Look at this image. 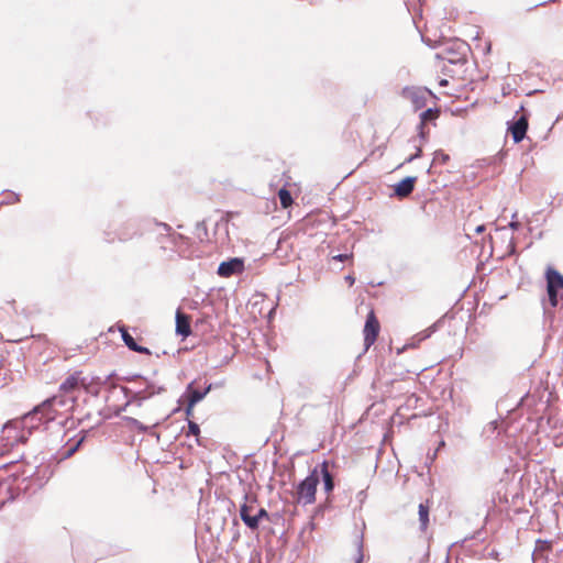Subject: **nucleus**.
Wrapping results in <instances>:
<instances>
[{
  "mask_svg": "<svg viewBox=\"0 0 563 563\" xmlns=\"http://www.w3.org/2000/svg\"><path fill=\"white\" fill-rule=\"evenodd\" d=\"M438 114V111L437 110H433L431 108L424 110L423 112L420 113V123L418 125V129H419V135L421 139H424V124L427 121H430L432 119H434Z\"/></svg>",
  "mask_w": 563,
  "mask_h": 563,
  "instance_id": "nucleus-13",
  "label": "nucleus"
},
{
  "mask_svg": "<svg viewBox=\"0 0 563 563\" xmlns=\"http://www.w3.org/2000/svg\"><path fill=\"white\" fill-rule=\"evenodd\" d=\"M319 484L318 470L307 476L297 487V501L303 505H310L316 500L317 486Z\"/></svg>",
  "mask_w": 563,
  "mask_h": 563,
  "instance_id": "nucleus-2",
  "label": "nucleus"
},
{
  "mask_svg": "<svg viewBox=\"0 0 563 563\" xmlns=\"http://www.w3.org/2000/svg\"><path fill=\"white\" fill-rule=\"evenodd\" d=\"M121 333H122L123 342L130 350H132L134 352H139V353H145V354L150 353L148 349L137 345L136 342L134 341L133 336L131 334H129V332L125 329H121Z\"/></svg>",
  "mask_w": 563,
  "mask_h": 563,
  "instance_id": "nucleus-11",
  "label": "nucleus"
},
{
  "mask_svg": "<svg viewBox=\"0 0 563 563\" xmlns=\"http://www.w3.org/2000/svg\"><path fill=\"white\" fill-rule=\"evenodd\" d=\"M129 422L134 426L136 429L139 430H142V431H145L147 428L144 427L139 420L134 419V418H129L128 419Z\"/></svg>",
  "mask_w": 563,
  "mask_h": 563,
  "instance_id": "nucleus-23",
  "label": "nucleus"
},
{
  "mask_svg": "<svg viewBox=\"0 0 563 563\" xmlns=\"http://www.w3.org/2000/svg\"><path fill=\"white\" fill-rule=\"evenodd\" d=\"M136 405L140 407L142 405V399H137Z\"/></svg>",
  "mask_w": 563,
  "mask_h": 563,
  "instance_id": "nucleus-33",
  "label": "nucleus"
},
{
  "mask_svg": "<svg viewBox=\"0 0 563 563\" xmlns=\"http://www.w3.org/2000/svg\"><path fill=\"white\" fill-rule=\"evenodd\" d=\"M4 501H5L4 499H1V500H0V506H1V505H3V504H4Z\"/></svg>",
  "mask_w": 563,
  "mask_h": 563,
  "instance_id": "nucleus-35",
  "label": "nucleus"
},
{
  "mask_svg": "<svg viewBox=\"0 0 563 563\" xmlns=\"http://www.w3.org/2000/svg\"><path fill=\"white\" fill-rule=\"evenodd\" d=\"M440 85H441V86H446V85H448V80H446V79H442V80L440 81Z\"/></svg>",
  "mask_w": 563,
  "mask_h": 563,
  "instance_id": "nucleus-32",
  "label": "nucleus"
},
{
  "mask_svg": "<svg viewBox=\"0 0 563 563\" xmlns=\"http://www.w3.org/2000/svg\"><path fill=\"white\" fill-rule=\"evenodd\" d=\"M211 390V385H209L203 391L197 390L192 388V384H189L186 390V395L190 406H195L199 401H201L206 395Z\"/></svg>",
  "mask_w": 563,
  "mask_h": 563,
  "instance_id": "nucleus-10",
  "label": "nucleus"
},
{
  "mask_svg": "<svg viewBox=\"0 0 563 563\" xmlns=\"http://www.w3.org/2000/svg\"><path fill=\"white\" fill-rule=\"evenodd\" d=\"M528 130V120L525 115H521L517 121H515L510 126L509 131L514 139L515 143H519L526 136Z\"/></svg>",
  "mask_w": 563,
  "mask_h": 563,
  "instance_id": "nucleus-7",
  "label": "nucleus"
},
{
  "mask_svg": "<svg viewBox=\"0 0 563 563\" xmlns=\"http://www.w3.org/2000/svg\"><path fill=\"white\" fill-rule=\"evenodd\" d=\"M431 95L430 90L421 87H406L402 90V97L411 102L415 110L423 108Z\"/></svg>",
  "mask_w": 563,
  "mask_h": 563,
  "instance_id": "nucleus-4",
  "label": "nucleus"
},
{
  "mask_svg": "<svg viewBox=\"0 0 563 563\" xmlns=\"http://www.w3.org/2000/svg\"><path fill=\"white\" fill-rule=\"evenodd\" d=\"M244 263L241 258H231L230 261L222 262L218 267V274L221 277H230L234 274L242 273Z\"/></svg>",
  "mask_w": 563,
  "mask_h": 563,
  "instance_id": "nucleus-6",
  "label": "nucleus"
},
{
  "mask_svg": "<svg viewBox=\"0 0 563 563\" xmlns=\"http://www.w3.org/2000/svg\"><path fill=\"white\" fill-rule=\"evenodd\" d=\"M415 150H416V152H415V156H411V155H410V156H408V157L405 159L404 164H405V163H411L413 159L419 158V157L421 156V153H422L421 145H417V144H416V145H415Z\"/></svg>",
  "mask_w": 563,
  "mask_h": 563,
  "instance_id": "nucleus-20",
  "label": "nucleus"
},
{
  "mask_svg": "<svg viewBox=\"0 0 563 563\" xmlns=\"http://www.w3.org/2000/svg\"><path fill=\"white\" fill-rule=\"evenodd\" d=\"M482 231H483V227H478L477 232H482Z\"/></svg>",
  "mask_w": 563,
  "mask_h": 563,
  "instance_id": "nucleus-34",
  "label": "nucleus"
},
{
  "mask_svg": "<svg viewBox=\"0 0 563 563\" xmlns=\"http://www.w3.org/2000/svg\"><path fill=\"white\" fill-rule=\"evenodd\" d=\"M379 323L374 316V312H369L364 325V344L367 350L374 342L378 335Z\"/></svg>",
  "mask_w": 563,
  "mask_h": 563,
  "instance_id": "nucleus-5",
  "label": "nucleus"
},
{
  "mask_svg": "<svg viewBox=\"0 0 563 563\" xmlns=\"http://www.w3.org/2000/svg\"><path fill=\"white\" fill-rule=\"evenodd\" d=\"M243 522L252 530L257 529L260 525V520L257 519L256 515H250L249 517L244 518Z\"/></svg>",
  "mask_w": 563,
  "mask_h": 563,
  "instance_id": "nucleus-17",
  "label": "nucleus"
},
{
  "mask_svg": "<svg viewBox=\"0 0 563 563\" xmlns=\"http://www.w3.org/2000/svg\"><path fill=\"white\" fill-rule=\"evenodd\" d=\"M320 473L322 475L323 488H324L325 493H331L333 490V488H334V482H333L332 475L330 474V472L328 470V463L327 462H323L320 465Z\"/></svg>",
  "mask_w": 563,
  "mask_h": 563,
  "instance_id": "nucleus-12",
  "label": "nucleus"
},
{
  "mask_svg": "<svg viewBox=\"0 0 563 563\" xmlns=\"http://www.w3.org/2000/svg\"><path fill=\"white\" fill-rule=\"evenodd\" d=\"M439 158H441L442 162H445L449 158V156L443 153H437L434 159H439Z\"/></svg>",
  "mask_w": 563,
  "mask_h": 563,
  "instance_id": "nucleus-28",
  "label": "nucleus"
},
{
  "mask_svg": "<svg viewBox=\"0 0 563 563\" xmlns=\"http://www.w3.org/2000/svg\"><path fill=\"white\" fill-rule=\"evenodd\" d=\"M545 278L550 305L556 307L559 292L563 291V275L554 268H548Z\"/></svg>",
  "mask_w": 563,
  "mask_h": 563,
  "instance_id": "nucleus-3",
  "label": "nucleus"
},
{
  "mask_svg": "<svg viewBox=\"0 0 563 563\" xmlns=\"http://www.w3.org/2000/svg\"><path fill=\"white\" fill-rule=\"evenodd\" d=\"M416 177H406L395 186V194L400 197L409 196L415 187Z\"/></svg>",
  "mask_w": 563,
  "mask_h": 563,
  "instance_id": "nucleus-8",
  "label": "nucleus"
},
{
  "mask_svg": "<svg viewBox=\"0 0 563 563\" xmlns=\"http://www.w3.org/2000/svg\"><path fill=\"white\" fill-rule=\"evenodd\" d=\"M520 227V223L518 221H511L509 223V228L512 229V230H518Z\"/></svg>",
  "mask_w": 563,
  "mask_h": 563,
  "instance_id": "nucleus-29",
  "label": "nucleus"
},
{
  "mask_svg": "<svg viewBox=\"0 0 563 563\" xmlns=\"http://www.w3.org/2000/svg\"><path fill=\"white\" fill-rule=\"evenodd\" d=\"M79 386V376L77 374L68 376L60 385V391L69 394Z\"/></svg>",
  "mask_w": 563,
  "mask_h": 563,
  "instance_id": "nucleus-14",
  "label": "nucleus"
},
{
  "mask_svg": "<svg viewBox=\"0 0 563 563\" xmlns=\"http://www.w3.org/2000/svg\"><path fill=\"white\" fill-rule=\"evenodd\" d=\"M350 257H351V254H339V255L333 256V260L343 262V261L349 260Z\"/></svg>",
  "mask_w": 563,
  "mask_h": 563,
  "instance_id": "nucleus-27",
  "label": "nucleus"
},
{
  "mask_svg": "<svg viewBox=\"0 0 563 563\" xmlns=\"http://www.w3.org/2000/svg\"><path fill=\"white\" fill-rule=\"evenodd\" d=\"M195 406H190V402L188 401L187 408H186V415L189 417L192 415Z\"/></svg>",
  "mask_w": 563,
  "mask_h": 563,
  "instance_id": "nucleus-30",
  "label": "nucleus"
},
{
  "mask_svg": "<svg viewBox=\"0 0 563 563\" xmlns=\"http://www.w3.org/2000/svg\"><path fill=\"white\" fill-rule=\"evenodd\" d=\"M253 510L252 505H247L246 503L243 504L240 508V517L242 521H244V518L249 517L251 515V511Z\"/></svg>",
  "mask_w": 563,
  "mask_h": 563,
  "instance_id": "nucleus-18",
  "label": "nucleus"
},
{
  "mask_svg": "<svg viewBox=\"0 0 563 563\" xmlns=\"http://www.w3.org/2000/svg\"><path fill=\"white\" fill-rule=\"evenodd\" d=\"M345 280L349 283L350 286H352L355 282L354 277H352L351 275H347L345 277Z\"/></svg>",
  "mask_w": 563,
  "mask_h": 563,
  "instance_id": "nucleus-31",
  "label": "nucleus"
},
{
  "mask_svg": "<svg viewBox=\"0 0 563 563\" xmlns=\"http://www.w3.org/2000/svg\"><path fill=\"white\" fill-rule=\"evenodd\" d=\"M278 198L283 208H288L292 203L290 192L284 188L278 191Z\"/></svg>",
  "mask_w": 563,
  "mask_h": 563,
  "instance_id": "nucleus-15",
  "label": "nucleus"
},
{
  "mask_svg": "<svg viewBox=\"0 0 563 563\" xmlns=\"http://www.w3.org/2000/svg\"><path fill=\"white\" fill-rule=\"evenodd\" d=\"M82 441H84V438H81L80 440H78V441L76 442V444H75V445H73L71 448H69V449L66 451V453H65V457H70V456H71V455H73V454L78 450V448L80 446V444L82 443Z\"/></svg>",
  "mask_w": 563,
  "mask_h": 563,
  "instance_id": "nucleus-21",
  "label": "nucleus"
},
{
  "mask_svg": "<svg viewBox=\"0 0 563 563\" xmlns=\"http://www.w3.org/2000/svg\"><path fill=\"white\" fill-rule=\"evenodd\" d=\"M362 547H363V544H362V542L360 541V542L357 543V556H356V559H355V563H362V562H363Z\"/></svg>",
  "mask_w": 563,
  "mask_h": 563,
  "instance_id": "nucleus-24",
  "label": "nucleus"
},
{
  "mask_svg": "<svg viewBox=\"0 0 563 563\" xmlns=\"http://www.w3.org/2000/svg\"><path fill=\"white\" fill-rule=\"evenodd\" d=\"M188 428H189V433L192 435H198L200 432L199 426L196 422L189 421Z\"/></svg>",
  "mask_w": 563,
  "mask_h": 563,
  "instance_id": "nucleus-22",
  "label": "nucleus"
},
{
  "mask_svg": "<svg viewBox=\"0 0 563 563\" xmlns=\"http://www.w3.org/2000/svg\"><path fill=\"white\" fill-rule=\"evenodd\" d=\"M537 544L538 545L536 552L543 549H550V544L545 541L538 540Z\"/></svg>",
  "mask_w": 563,
  "mask_h": 563,
  "instance_id": "nucleus-25",
  "label": "nucleus"
},
{
  "mask_svg": "<svg viewBox=\"0 0 563 563\" xmlns=\"http://www.w3.org/2000/svg\"><path fill=\"white\" fill-rule=\"evenodd\" d=\"M256 517L261 521L263 518H268V512L264 508H261L258 509Z\"/></svg>",
  "mask_w": 563,
  "mask_h": 563,
  "instance_id": "nucleus-26",
  "label": "nucleus"
},
{
  "mask_svg": "<svg viewBox=\"0 0 563 563\" xmlns=\"http://www.w3.org/2000/svg\"><path fill=\"white\" fill-rule=\"evenodd\" d=\"M419 520L422 529H426L429 521V509L423 504L419 505Z\"/></svg>",
  "mask_w": 563,
  "mask_h": 563,
  "instance_id": "nucleus-16",
  "label": "nucleus"
},
{
  "mask_svg": "<svg viewBox=\"0 0 563 563\" xmlns=\"http://www.w3.org/2000/svg\"><path fill=\"white\" fill-rule=\"evenodd\" d=\"M190 323L189 319L186 314L177 311L176 313V333L183 335L184 338L190 334Z\"/></svg>",
  "mask_w": 563,
  "mask_h": 563,
  "instance_id": "nucleus-9",
  "label": "nucleus"
},
{
  "mask_svg": "<svg viewBox=\"0 0 563 563\" xmlns=\"http://www.w3.org/2000/svg\"><path fill=\"white\" fill-rule=\"evenodd\" d=\"M11 492V486L8 482H1L0 483V495L2 494H9V497L8 499H12L13 496L12 494L10 493Z\"/></svg>",
  "mask_w": 563,
  "mask_h": 563,
  "instance_id": "nucleus-19",
  "label": "nucleus"
},
{
  "mask_svg": "<svg viewBox=\"0 0 563 563\" xmlns=\"http://www.w3.org/2000/svg\"><path fill=\"white\" fill-rule=\"evenodd\" d=\"M74 402V398H67L64 396H53L52 398L46 399L40 406H37L32 412H29L23 417V424L27 426L33 423V421L41 415L47 421L55 419L56 408L71 406ZM33 428L34 424H31Z\"/></svg>",
  "mask_w": 563,
  "mask_h": 563,
  "instance_id": "nucleus-1",
  "label": "nucleus"
}]
</instances>
